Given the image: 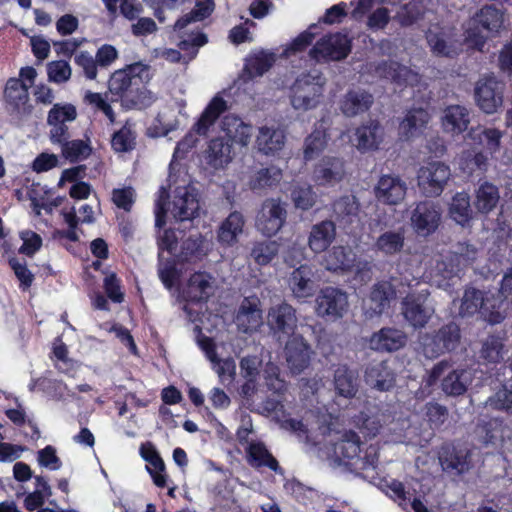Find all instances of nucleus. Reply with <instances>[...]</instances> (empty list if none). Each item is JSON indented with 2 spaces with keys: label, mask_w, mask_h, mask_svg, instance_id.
Listing matches in <instances>:
<instances>
[{
  "label": "nucleus",
  "mask_w": 512,
  "mask_h": 512,
  "mask_svg": "<svg viewBox=\"0 0 512 512\" xmlns=\"http://www.w3.org/2000/svg\"><path fill=\"white\" fill-rule=\"evenodd\" d=\"M337 419L332 415H324L318 422L321 434L328 437L332 450L327 452L328 458L336 465H344L353 471L364 470L368 463L360 458V442L356 433L351 430L341 432L337 428Z\"/></svg>",
  "instance_id": "f257e3e1"
},
{
  "label": "nucleus",
  "mask_w": 512,
  "mask_h": 512,
  "mask_svg": "<svg viewBox=\"0 0 512 512\" xmlns=\"http://www.w3.org/2000/svg\"><path fill=\"white\" fill-rule=\"evenodd\" d=\"M166 190L159 191L156 200L155 217L156 226L165 224V216L170 214L179 221L191 220L198 215L200 206L196 190L190 186L177 187L173 193L172 200L166 205Z\"/></svg>",
  "instance_id": "f03ea898"
},
{
  "label": "nucleus",
  "mask_w": 512,
  "mask_h": 512,
  "mask_svg": "<svg viewBox=\"0 0 512 512\" xmlns=\"http://www.w3.org/2000/svg\"><path fill=\"white\" fill-rule=\"evenodd\" d=\"M325 84V77L317 71L298 76L290 88L292 107L302 112L315 109L320 103Z\"/></svg>",
  "instance_id": "7ed1b4c3"
},
{
  "label": "nucleus",
  "mask_w": 512,
  "mask_h": 512,
  "mask_svg": "<svg viewBox=\"0 0 512 512\" xmlns=\"http://www.w3.org/2000/svg\"><path fill=\"white\" fill-rule=\"evenodd\" d=\"M504 23L505 16L501 9L495 5H485L476 12L468 23L465 30V42L469 48L480 50L485 44L486 36L476 28H473L472 25H480L483 30L491 34H497L504 29Z\"/></svg>",
  "instance_id": "20e7f679"
},
{
  "label": "nucleus",
  "mask_w": 512,
  "mask_h": 512,
  "mask_svg": "<svg viewBox=\"0 0 512 512\" xmlns=\"http://www.w3.org/2000/svg\"><path fill=\"white\" fill-rule=\"evenodd\" d=\"M504 306V301L496 304L494 295H484L479 290L469 288L464 292L459 314L465 317L479 312L484 320L491 324H497L504 319Z\"/></svg>",
  "instance_id": "39448f33"
},
{
  "label": "nucleus",
  "mask_w": 512,
  "mask_h": 512,
  "mask_svg": "<svg viewBox=\"0 0 512 512\" xmlns=\"http://www.w3.org/2000/svg\"><path fill=\"white\" fill-rule=\"evenodd\" d=\"M505 84L493 75L481 77L474 87L477 107L486 114L498 112L504 103Z\"/></svg>",
  "instance_id": "423d86ee"
},
{
  "label": "nucleus",
  "mask_w": 512,
  "mask_h": 512,
  "mask_svg": "<svg viewBox=\"0 0 512 512\" xmlns=\"http://www.w3.org/2000/svg\"><path fill=\"white\" fill-rule=\"evenodd\" d=\"M434 312V305L429 300V293L426 289L409 293L402 302V314L414 328L424 327Z\"/></svg>",
  "instance_id": "0eeeda50"
},
{
  "label": "nucleus",
  "mask_w": 512,
  "mask_h": 512,
  "mask_svg": "<svg viewBox=\"0 0 512 512\" xmlns=\"http://www.w3.org/2000/svg\"><path fill=\"white\" fill-rule=\"evenodd\" d=\"M450 178V167L441 161L425 163L420 167L417 174L418 186L427 196L440 195Z\"/></svg>",
  "instance_id": "6e6552de"
},
{
  "label": "nucleus",
  "mask_w": 512,
  "mask_h": 512,
  "mask_svg": "<svg viewBox=\"0 0 512 512\" xmlns=\"http://www.w3.org/2000/svg\"><path fill=\"white\" fill-rule=\"evenodd\" d=\"M315 303L317 315L330 319L343 317L349 307L347 294L334 287L322 289L316 297Z\"/></svg>",
  "instance_id": "1a4fd4ad"
},
{
  "label": "nucleus",
  "mask_w": 512,
  "mask_h": 512,
  "mask_svg": "<svg viewBox=\"0 0 512 512\" xmlns=\"http://www.w3.org/2000/svg\"><path fill=\"white\" fill-rule=\"evenodd\" d=\"M187 102L184 98L174 99L157 115L153 124L148 127L147 133L151 137H161L175 130L179 124V117H186Z\"/></svg>",
  "instance_id": "9d476101"
},
{
  "label": "nucleus",
  "mask_w": 512,
  "mask_h": 512,
  "mask_svg": "<svg viewBox=\"0 0 512 512\" xmlns=\"http://www.w3.org/2000/svg\"><path fill=\"white\" fill-rule=\"evenodd\" d=\"M286 220V209L277 199H267L262 204L256 218L257 230L265 236L275 235L283 226Z\"/></svg>",
  "instance_id": "9b49d317"
},
{
  "label": "nucleus",
  "mask_w": 512,
  "mask_h": 512,
  "mask_svg": "<svg viewBox=\"0 0 512 512\" xmlns=\"http://www.w3.org/2000/svg\"><path fill=\"white\" fill-rule=\"evenodd\" d=\"M405 292L404 285H398L397 281L395 283L379 282L373 287L369 297L364 300L365 314L367 317L380 315L388 307L390 299Z\"/></svg>",
  "instance_id": "f8f14e48"
},
{
  "label": "nucleus",
  "mask_w": 512,
  "mask_h": 512,
  "mask_svg": "<svg viewBox=\"0 0 512 512\" xmlns=\"http://www.w3.org/2000/svg\"><path fill=\"white\" fill-rule=\"evenodd\" d=\"M77 117V110L70 103H57L48 112L47 124L50 126L49 139L52 143H62L67 139V123Z\"/></svg>",
  "instance_id": "ddd939ff"
},
{
  "label": "nucleus",
  "mask_w": 512,
  "mask_h": 512,
  "mask_svg": "<svg viewBox=\"0 0 512 512\" xmlns=\"http://www.w3.org/2000/svg\"><path fill=\"white\" fill-rule=\"evenodd\" d=\"M198 344L205 353L206 358L210 361L212 370L218 375L219 382L229 387L235 380L236 365L235 361L228 358H219L216 353V344L208 337H201Z\"/></svg>",
  "instance_id": "4468645a"
},
{
  "label": "nucleus",
  "mask_w": 512,
  "mask_h": 512,
  "mask_svg": "<svg viewBox=\"0 0 512 512\" xmlns=\"http://www.w3.org/2000/svg\"><path fill=\"white\" fill-rule=\"evenodd\" d=\"M349 52V38L346 35L337 33L318 41L312 49L311 55L317 61H337L345 58Z\"/></svg>",
  "instance_id": "2eb2a0df"
},
{
  "label": "nucleus",
  "mask_w": 512,
  "mask_h": 512,
  "mask_svg": "<svg viewBox=\"0 0 512 512\" xmlns=\"http://www.w3.org/2000/svg\"><path fill=\"white\" fill-rule=\"evenodd\" d=\"M411 226L420 236H428L436 231L440 224L441 213L431 202L419 203L411 214Z\"/></svg>",
  "instance_id": "dca6fc26"
},
{
  "label": "nucleus",
  "mask_w": 512,
  "mask_h": 512,
  "mask_svg": "<svg viewBox=\"0 0 512 512\" xmlns=\"http://www.w3.org/2000/svg\"><path fill=\"white\" fill-rule=\"evenodd\" d=\"M176 241V234L172 230H165L163 235L160 236L159 238V247L161 251L159 253L160 264L158 273L163 284L169 289L178 280L179 271L175 267L174 262H164V260L166 259L164 253L166 250L168 254H171L176 247Z\"/></svg>",
  "instance_id": "f3484780"
},
{
  "label": "nucleus",
  "mask_w": 512,
  "mask_h": 512,
  "mask_svg": "<svg viewBox=\"0 0 512 512\" xmlns=\"http://www.w3.org/2000/svg\"><path fill=\"white\" fill-rule=\"evenodd\" d=\"M459 340V329L455 324H449L443 327L434 338L425 336L422 338L424 354L433 358L445 350H452L456 347Z\"/></svg>",
  "instance_id": "a211bd4d"
},
{
  "label": "nucleus",
  "mask_w": 512,
  "mask_h": 512,
  "mask_svg": "<svg viewBox=\"0 0 512 512\" xmlns=\"http://www.w3.org/2000/svg\"><path fill=\"white\" fill-rule=\"evenodd\" d=\"M406 192L405 181L394 175H383L375 186L377 200L386 205H398L404 200Z\"/></svg>",
  "instance_id": "6ab92c4d"
},
{
  "label": "nucleus",
  "mask_w": 512,
  "mask_h": 512,
  "mask_svg": "<svg viewBox=\"0 0 512 512\" xmlns=\"http://www.w3.org/2000/svg\"><path fill=\"white\" fill-rule=\"evenodd\" d=\"M344 162L336 157H324L313 170V180L318 186H334L345 177Z\"/></svg>",
  "instance_id": "aec40b11"
},
{
  "label": "nucleus",
  "mask_w": 512,
  "mask_h": 512,
  "mask_svg": "<svg viewBox=\"0 0 512 512\" xmlns=\"http://www.w3.org/2000/svg\"><path fill=\"white\" fill-rule=\"evenodd\" d=\"M297 318L295 311L287 303L276 304L270 308L267 315V324L280 339L283 335H289L296 327Z\"/></svg>",
  "instance_id": "412c9836"
},
{
  "label": "nucleus",
  "mask_w": 512,
  "mask_h": 512,
  "mask_svg": "<svg viewBox=\"0 0 512 512\" xmlns=\"http://www.w3.org/2000/svg\"><path fill=\"white\" fill-rule=\"evenodd\" d=\"M477 251L471 245H461L453 255L449 257V264L437 261L435 271L431 272L432 277L441 276L451 278L456 275L462 267L472 263L476 258Z\"/></svg>",
  "instance_id": "4be33fe9"
},
{
  "label": "nucleus",
  "mask_w": 512,
  "mask_h": 512,
  "mask_svg": "<svg viewBox=\"0 0 512 512\" xmlns=\"http://www.w3.org/2000/svg\"><path fill=\"white\" fill-rule=\"evenodd\" d=\"M235 323L244 333H253L262 325V311L257 297L245 298L237 312Z\"/></svg>",
  "instance_id": "5701e85b"
},
{
  "label": "nucleus",
  "mask_w": 512,
  "mask_h": 512,
  "mask_svg": "<svg viewBox=\"0 0 512 512\" xmlns=\"http://www.w3.org/2000/svg\"><path fill=\"white\" fill-rule=\"evenodd\" d=\"M377 73L380 77L389 80L393 84L394 90H402L407 86H414L420 80L416 72L394 61L380 65L377 68Z\"/></svg>",
  "instance_id": "b1692460"
},
{
  "label": "nucleus",
  "mask_w": 512,
  "mask_h": 512,
  "mask_svg": "<svg viewBox=\"0 0 512 512\" xmlns=\"http://www.w3.org/2000/svg\"><path fill=\"white\" fill-rule=\"evenodd\" d=\"M310 348L300 335H294L285 346V358L291 373L299 374L310 362Z\"/></svg>",
  "instance_id": "393cba45"
},
{
  "label": "nucleus",
  "mask_w": 512,
  "mask_h": 512,
  "mask_svg": "<svg viewBox=\"0 0 512 512\" xmlns=\"http://www.w3.org/2000/svg\"><path fill=\"white\" fill-rule=\"evenodd\" d=\"M245 218L242 213L231 212L219 225L217 241L223 247L235 246L245 230Z\"/></svg>",
  "instance_id": "a878e982"
},
{
  "label": "nucleus",
  "mask_w": 512,
  "mask_h": 512,
  "mask_svg": "<svg viewBox=\"0 0 512 512\" xmlns=\"http://www.w3.org/2000/svg\"><path fill=\"white\" fill-rule=\"evenodd\" d=\"M373 104V96L360 88L346 92L339 102L340 111L347 117H355L369 110Z\"/></svg>",
  "instance_id": "bb28decb"
},
{
  "label": "nucleus",
  "mask_w": 512,
  "mask_h": 512,
  "mask_svg": "<svg viewBox=\"0 0 512 512\" xmlns=\"http://www.w3.org/2000/svg\"><path fill=\"white\" fill-rule=\"evenodd\" d=\"M233 158L231 145L222 137L213 138L205 151L206 164L215 170L226 168Z\"/></svg>",
  "instance_id": "cd10ccee"
},
{
  "label": "nucleus",
  "mask_w": 512,
  "mask_h": 512,
  "mask_svg": "<svg viewBox=\"0 0 512 512\" xmlns=\"http://www.w3.org/2000/svg\"><path fill=\"white\" fill-rule=\"evenodd\" d=\"M383 141V129L374 122L357 128L350 142L359 151L365 152L378 149Z\"/></svg>",
  "instance_id": "c85d7f7f"
},
{
  "label": "nucleus",
  "mask_w": 512,
  "mask_h": 512,
  "mask_svg": "<svg viewBox=\"0 0 512 512\" xmlns=\"http://www.w3.org/2000/svg\"><path fill=\"white\" fill-rule=\"evenodd\" d=\"M430 118L429 112L422 107L410 109L399 125L400 137L409 140L420 135Z\"/></svg>",
  "instance_id": "c756f323"
},
{
  "label": "nucleus",
  "mask_w": 512,
  "mask_h": 512,
  "mask_svg": "<svg viewBox=\"0 0 512 512\" xmlns=\"http://www.w3.org/2000/svg\"><path fill=\"white\" fill-rule=\"evenodd\" d=\"M470 123L469 111L461 105L448 106L441 117L444 132L451 135L463 133Z\"/></svg>",
  "instance_id": "7c9ffc66"
},
{
  "label": "nucleus",
  "mask_w": 512,
  "mask_h": 512,
  "mask_svg": "<svg viewBox=\"0 0 512 512\" xmlns=\"http://www.w3.org/2000/svg\"><path fill=\"white\" fill-rule=\"evenodd\" d=\"M147 72L148 67L142 63H135L117 70L109 80V89L112 93H123L136 82L137 77H141L142 73Z\"/></svg>",
  "instance_id": "2f4dec72"
},
{
  "label": "nucleus",
  "mask_w": 512,
  "mask_h": 512,
  "mask_svg": "<svg viewBox=\"0 0 512 512\" xmlns=\"http://www.w3.org/2000/svg\"><path fill=\"white\" fill-rule=\"evenodd\" d=\"M221 129L234 143L246 147L251 140L253 128L235 115H227L221 122Z\"/></svg>",
  "instance_id": "473e14b6"
},
{
  "label": "nucleus",
  "mask_w": 512,
  "mask_h": 512,
  "mask_svg": "<svg viewBox=\"0 0 512 512\" xmlns=\"http://www.w3.org/2000/svg\"><path fill=\"white\" fill-rule=\"evenodd\" d=\"M140 455L148 463L146 469L151 475L154 484L157 487H165V464L155 446L150 442L142 444L140 447Z\"/></svg>",
  "instance_id": "72a5a7b5"
},
{
  "label": "nucleus",
  "mask_w": 512,
  "mask_h": 512,
  "mask_svg": "<svg viewBox=\"0 0 512 512\" xmlns=\"http://www.w3.org/2000/svg\"><path fill=\"white\" fill-rule=\"evenodd\" d=\"M284 145L285 134L283 130L268 126L259 128L256 137V147L259 152L265 155H274L280 151Z\"/></svg>",
  "instance_id": "f704fd0d"
},
{
  "label": "nucleus",
  "mask_w": 512,
  "mask_h": 512,
  "mask_svg": "<svg viewBox=\"0 0 512 512\" xmlns=\"http://www.w3.org/2000/svg\"><path fill=\"white\" fill-rule=\"evenodd\" d=\"M336 236V228L331 221H322L312 226L308 236V246L315 253L325 251Z\"/></svg>",
  "instance_id": "c9c22d12"
},
{
  "label": "nucleus",
  "mask_w": 512,
  "mask_h": 512,
  "mask_svg": "<svg viewBox=\"0 0 512 512\" xmlns=\"http://www.w3.org/2000/svg\"><path fill=\"white\" fill-rule=\"evenodd\" d=\"M5 99L9 105L22 114L31 112L28 85L18 79L8 80L5 88Z\"/></svg>",
  "instance_id": "e433bc0d"
},
{
  "label": "nucleus",
  "mask_w": 512,
  "mask_h": 512,
  "mask_svg": "<svg viewBox=\"0 0 512 512\" xmlns=\"http://www.w3.org/2000/svg\"><path fill=\"white\" fill-rule=\"evenodd\" d=\"M213 288L214 278L208 273L197 272L190 277L183 294L189 300L199 301L208 298Z\"/></svg>",
  "instance_id": "4c0bfd02"
},
{
  "label": "nucleus",
  "mask_w": 512,
  "mask_h": 512,
  "mask_svg": "<svg viewBox=\"0 0 512 512\" xmlns=\"http://www.w3.org/2000/svg\"><path fill=\"white\" fill-rule=\"evenodd\" d=\"M406 343L405 334L393 328H384L372 335L370 347L374 350L394 351L404 346Z\"/></svg>",
  "instance_id": "58836bf2"
},
{
  "label": "nucleus",
  "mask_w": 512,
  "mask_h": 512,
  "mask_svg": "<svg viewBox=\"0 0 512 512\" xmlns=\"http://www.w3.org/2000/svg\"><path fill=\"white\" fill-rule=\"evenodd\" d=\"M227 109V102L219 95H215L208 103L198 121L194 125V130L199 135H206L210 127L213 126L218 117Z\"/></svg>",
  "instance_id": "ea45409f"
},
{
  "label": "nucleus",
  "mask_w": 512,
  "mask_h": 512,
  "mask_svg": "<svg viewBox=\"0 0 512 512\" xmlns=\"http://www.w3.org/2000/svg\"><path fill=\"white\" fill-rule=\"evenodd\" d=\"M365 381L374 389L388 391L395 385V375L386 363L380 362L366 370Z\"/></svg>",
  "instance_id": "a19ab883"
},
{
  "label": "nucleus",
  "mask_w": 512,
  "mask_h": 512,
  "mask_svg": "<svg viewBox=\"0 0 512 512\" xmlns=\"http://www.w3.org/2000/svg\"><path fill=\"white\" fill-rule=\"evenodd\" d=\"M439 461L443 470L458 474L470 468V456L466 450H455L449 447L443 448L439 455Z\"/></svg>",
  "instance_id": "79ce46f5"
},
{
  "label": "nucleus",
  "mask_w": 512,
  "mask_h": 512,
  "mask_svg": "<svg viewBox=\"0 0 512 512\" xmlns=\"http://www.w3.org/2000/svg\"><path fill=\"white\" fill-rule=\"evenodd\" d=\"M311 277L312 271L307 266H301L293 271L289 286L295 297L303 299L312 296L314 284Z\"/></svg>",
  "instance_id": "37998d69"
},
{
  "label": "nucleus",
  "mask_w": 512,
  "mask_h": 512,
  "mask_svg": "<svg viewBox=\"0 0 512 512\" xmlns=\"http://www.w3.org/2000/svg\"><path fill=\"white\" fill-rule=\"evenodd\" d=\"M427 41L435 55L451 56L456 52L455 45L450 39V33L444 28H430L427 33Z\"/></svg>",
  "instance_id": "c03bdc74"
},
{
  "label": "nucleus",
  "mask_w": 512,
  "mask_h": 512,
  "mask_svg": "<svg viewBox=\"0 0 512 512\" xmlns=\"http://www.w3.org/2000/svg\"><path fill=\"white\" fill-rule=\"evenodd\" d=\"M355 254L349 247L335 246L326 255L325 266L331 271H344L353 266Z\"/></svg>",
  "instance_id": "a18cd8bd"
},
{
  "label": "nucleus",
  "mask_w": 512,
  "mask_h": 512,
  "mask_svg": "<svg viewBox=\"0 0 512 512\" xmlns=\"http://www.w3.org/2000/svg\"><path fill=\"white\" fill-rule=\"evenodd\" d=\"M472 382L470 370H454L447 374L442 381V389L448 395H461Z\"/></svg>",
  "instance_id": "49530a36"
},
{
  "label": "nucleus",
  "mask_w": 512,
  "mask_h": 512,
  "mask_svg": "<svg viewBox=\"0 0 512 512\" xmlns=\"http://www.w3.org/2000/svg\"><path fill=\"white\" fill-rule=\"evenodd\" d=\"M328 136L325 128L321 124L305 139L303 155L306 161L316 159L326 149Z\"/></svg>",
  "instance_id": "de8ad7c7"
},
{
  "label": "nucleus",
  "mask_w": 512,
  "mask_h": 512,
  "mask_svg": "<svg viewBox=\"0 0 512 512\" xmlns=\"http://www.w3.org/2000/svg\"><path fill=\"white\" fill-rule=\"evenodd\" d=\"M334 386L338 395L351 398L358 389L357 377L347 367L340 366L335 370Z\"/></svg>",
  "instance_id": "09e8293b"
},
{
  "label": "nucleus",
  "mask_w": 512,
  "mask_h": 512,
  "mask_svg": "<svg viewBox=\"0 0 512 512\" xmlns=\"http://www.w3.org/2000/svg\"><path fill=\"white\" fill-rule=\"evenodd\" d=\"M499 201V192L496 186L485 182L479 186L475 195V207L481 213L492 211Z\"/></svg>",
  "instance_id": "8fccbe9b"
},
{
  "label": "nucleus",
  "mask_w": 512,
  "mask_h": 512,
  "mask_svg": "<svg viewBox=\"0 0 512 512\" xmlns=\"http://www.w3.org/2000/svg\"><path fill=\"white\" fill-rule=\"evenodd\" d=\"M449 216L458 224L464 226L472 216L470 197L466 193H457L449 205Z\"/></svg>",
  "instance_id": "3c124183"
},
{
  "label": "nucleus",
  "mask_w": 512,
  "mask_h": 512,
  "mask_svg": "<svg viewBox=\"0 0 512 512\" xmlns=\"http://www.w3.org/2000/svg\"><path fill=\"white\" fill-rule=\"evenodd\" d=\"M385 415L381 413L361 412L354 418V425L366 436L375 437L383 426Z\"/></svg>",
  "instance_id": "603ef678"
},
{
  "label": "nucleus",
  "mask_w": 512,
  "mask_h": 512,
  "mask_svg": "<svg viewBox=\"0 0 512 512\" xmlns=\"http://www.w3.org/2000/svg\"><path fill=\"white\" fill-rule=\"evenodd\" d=\"M111 146L117 153H125L132 151L136 146V133L129 124L124 125L121 129L112 135Z\"/></svg>",
  "instance_id": "864d4df0"
},
{
  "label": "nucleus",
  "mask_w": 512,
  "mask_h": 512,
  "mask_svg": "<svg viewBox=\"0 0 512 512\" xmlns=\"http://www.w3.org/2000/svg\"><path fill=\"white\" fill-rule=\"evenodd\" d=\"M291 199L297 209L308 210L317 201V195L309 184H295L291 190Z\"/></svg>",
  "instance_id": "5fc2aeb1"
},
{
  "label": "nucleus",
  "mask_w": 512,
  "mask_h": 512,
  "mask_svg": "<svg viewBox=\"0 0 512 512\" xmlns=\"http://www.w3.org/2000/svg\"><path fill=\"white\" fill-rule=\"evenodd\" d=\"M404 245V233L401 231H387L379 236L376 247L387 255H393L401 251Z\"/></svg>",
  "instance_id": "6e6d98bb"
},
{
  "label": "nucleus",
  "mask_w": 512,
  "mask_h": 512,
  "mask_svg": "<svg viewBox=\"0 0 512 512\" xmlns=\"http://www.w3.org/2000/svg\"><path fill=\"white\" fill-rule=\"evenodd\" d=\"M334 211L340 221L353 223L358 220L359 204L354 196H345L334 204Z\"/></svg>",
  "instance_id": "4d7b16f0"
},
{
  "label": "nucleus",
  "mask_w": 512,
  "mask_h": 512,
  "mask_svg": "<svg viewBox=\"0 0 512 512\" xmlns=\"http://www.w3.org/2000/svg\"><path fill=\"white\" fill-rule=\"evenodd\" d=\"M249 462L253 466H267L277 471L278 463L262 443H251L248 448Z\"/></svg>",
  "instance_id": "13d9d810"
},
{
  "label": "nucleus",
  "mask_w": 512,
  "mask_h": 512,
  "mask_svg": "<svg viewBox=\"0 0 512 512\" xmlns=\"http://www.w3.org/2000/svg\"><path fill=\"white\" fill-rule=\"evenodd\" d=\"M275 62V55L267 51H259L250 57L245 68L250 76L263 75Z\"/></svg>",
  "instance_id": "bf43d9fd"
},
{
  "label": "nucleus",
  "mask_w": 512,
  "mask_h": 512,
  "mask_svg": "<svg viewBox=\"0 0 512 512\" xmlns=\"http://www.w3.org/2000/svg\"><path fill=\"white\" fill-rule=\"evenodd\" d=\"M279 246L275 241L257 242L252 247L250 256L260 266L268 265L277 255Z\"/></svg>",
  "instance_id": "052dcab7"
},
{
  "label": "nucleus",
  "mask_w": 512,
  "mask_h": 512,
  "mask_svg": "<svg viewBox=\"0 0 512 512\" xmlns=\"http://www.w3.org/2000/svg\"><path fill=\"white\" fill-rule=\"evenodd\" d=\"M35 482L36 489L32 493H29L24 501L25 507L30 511L40 507L45 499L51 495V488L43 477L37 476Z\"/></svg>",
  "instance_id": "680f3d73"
},
{
  "label": "nucleus",
  "mask_w": 512,
  "mask_h": 512,
  "mask_svg": "<svg viewBox=\"0 0 512 512\" xmlns=\"http://www.w3.org/2000/svg\"><path fill=\"white\" fill-rule=\"evenodd\" d=\"M470 136L473 139H479L480 143L493 154L500 147L502 132L494 128H477L470 132Z\"/></svg>",
  "instance_id": "e2e57ef3"
},
{
  "label": "nucleus",
  "mask_w": 512,
  "mask_h": 512,
  "mask_svg": "<svg viewBox=\"0 0 512 512\" xmlns=\"http://www.w3.org/2000/svg\"><path fill=\"white\" fill-rule=\"evenodd\" d=\"M281 177V170L276 167L260 169L251 177L249 186L252 189H262L278 183Z\"/></svg>",
  "instance_id": "0e129e2a"
},
{
  "label": "nucleus",
  "mask_w": 512,
  "mask_h": 512,
  "mask_svg": "<svg viewBox=\"0 0 512 512\" xmlns=\"http://www.w3.org/2000/svg\"><path fill=\"white\" fill-rule=\"evenodd\" d=\"M214 9L212 0H197L195 9L191 14L179 19L175 24L176 30L183 29L188 23L192 21H201L208 17Z\"/></svg>",
  "instance_id": "69168bd1"
},
{
  "label": "nucleus",
  "mask_w": 512,
  "mask_h": 512,
  "mask_svg": "<svg viewBox=\"0 0 512 512\" xmlns=\"http://www.w3.org/2000/svg\"><path fill=\"white\" fill-rule=\"evenodd\" d=\"M72 74L70 64L64 60L51 61L47 64V76L50 82L62 84L67 82Z\"/></svg>",
  "instance_id": "338daca9"
},
{
  "label": "nucleus",
  "mask_w": 512,
  "mask_h": 512,
  "mask_svg": "<svg viewBox=\"0 0 512 512\" xmlns=\"http://www.w3.org/2000/svg\"><path fill=\"white\" fill-rule=\"evenodd\" d=\"M61 144L63 156L70 161L84 159L88 157L91 152L90 147L83 140H73L69 142L64 140Z\"/></svg>",
  "instance_id": "774afa93"
}]
</instances>
